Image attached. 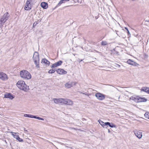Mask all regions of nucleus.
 <instances>
[{
  "label": "nucleus",
  "instance_id": "f03ea898",
  "mask_svg": "<svg viewBox=\"0 0 149 149\" xmlns=\"http://www.w3.org/2000/svg\"><path fill=\"white\" fill-rule=\"evenodd\" d=\"M21 77L24 79H29L31 77V74L27 71L22 70L20 72Z\"/></svg>",
  "mask_w": 149,
  "mask_h": 149
},
{
  "label": "nucleus",
  "instance_id": "ddd939ff",
  "mask_svg": "<svg viewBox=\"0 0 149 149\" xmlns=\"http://www.w3.org/2000/svg\"><path fill=\"white\" fill-rule=\"evenodd\" d=\"M30 3L26 2V5L25 6L24 8L25 10H30L31 9V8L30 6Z\"/></svg>",
  "mask_w": 149,
  "mask_h": 149
},
{
  "label": "nucleus",
  "instance_id": "cd10ccee",
  "mask_svg": "<svg viewBox=\"0 0 149 149\" xmlns=\"http://www.w3.org/2000/svg\"><path fill=\"white\" fill-rule=\"evenodd\" d=\"M107 44V41H102L101 42V45H105Z\"/></svg>",
  "mask_w": 149,
  "mask_h": 149
},
{
  "label": "nucleus",
  "instance_id": "ea45409f",
  "mask_svg": "<svg viewBox=\"0 0 149 149\" xmlns=\"http://www.w3.org/2000/svg\"><path fill=\"white\" fill-rule=\"evenodd\" d=\"M82 60H82V59H81V60H79V62H80Z\"/></svg>",
  "mask_w": 149,
  "mask_h": 149
},
{
  "label": "nucleus",
  "instance_id": "4c0bfd02",
  "mask_svg": "<svg viewBox=\"0 0 149 149\" xmlns=\"http://www.w3.org/2000/svg\"><path fill=\"white\" fill-rule=\"evenodd\" d=\"M95 51L97 53H100V52H98L97 51H96V50H95Z\"/></svg>",
  "mask_w": 149,
  "mask_h": 149
},
{
  "label": "nucleus",
  "instance_id": "6ab92c4d",
  "mask_svg": "<svg viewBox=\"0 0 149 149\" xmlns=\"http://www.w3.org/2000/svg\"><path fill=\"white\" fill-rule=\"evenodd\" d=\"M53 101L54 103L56 104L61 103V98H54Z\"/></svg>",
  "mask_w": 149,
  "mask_h": 149
},
{
  "label": "nucleus",
  "instance_id": "9d476101",
  "mask_svg": "<svg viewBox=\"0 0 149 149\" xmlns=\"http://www.w3.org/2000/svg\"><path fill=\"white\" fill-rule=\"evenodd\" d=\"M0 79L3 80H7L8 77L7 75L3 72L0 73Z\"/></svg>",
  "mask_w": 149,
  "mask_h": 149
},
{
  "label": "nucleus",
  "instance_id": "dca6fc26",
  "mask_svg": "<svg viewBox=\"0 0 149 149\" xmlns=\"http://www.w3.org/2000/svg\"><path fill=\"white\" fill-rule=\"evenodd\" d=\"M130 99L136 102H139V97L131 96Z\"/></svg>",
  "mask_w": 149,
  "mask_h": 149
},
{
  "label": "nucleus",
  "instance_id": "aec40b11",
  "mask_svg": "<svg viewBox=\"0 0 149 149\" xmlns=\"http://www.w3.org/2000/svg\"><path fill=\"white\" fill-rule=\"evenodd\" d=\"M147 101V100L145 97H139V102H146Z\"/></svg>",
  "mask_w": 149,
  "mask_h": 149
},
{
  "label": "nucleus",
  "instance_id": "7c9ffc66",
  "mask_svg": "<svg viewBox=\"0 0 149 149\" xmlns=\"http://www.w3.org/2000/svg\"><path fill=\"white\" fill-rule=\"evenodd\" d=\"M38 21L36 22H34L33 24V27H35L38 24Z\"/></svg>",
  "mask_w": 149,
  "mask_h": 149
},
{
  "label": "nucleus",
  "instance_id": "393cba45",
  "mask_svg": "<svg viewBox=\"0 0 149 149\" xmlns=\"http://www.w3.org/2000/svg\"><path fill=\"white\" fill-rule=\"evenodd\" d=\"M61 104H65L66 103V99H64L63 98H61Z\"/></svg>",
  "mask_w": 149,
  "mask_h": 149
},
{
  "label": "nucleus",
  "instance_id": "5701e85b",
  "mask_svg": "<svg viewBox=\"0 0 149 149\" xmlns=\"http://www.w3.org/2000/svg\"><path fill=\"white\" fill-rule=\"evenodd\" d=\"M148 89V87H143L141 88V91H143L144 92H146L147 90Z\"/></svg>",
  "mask_w": 149,
  "mask_h": 149
},
{
  "label": "nucleus",
  "instance_id": "473e14b6",
  "mask_svg": "<svg viewBox=\"0 0 149 149\" xmlns=\"http://www.w3.org/2000/svg\"><path fill=\"white\" fill-rule=\"evenodd\" d=\"M19 136L18 135L15 134V135H14L13 137L16 139H17Z\"/></svg>",
  "mask_w": 149,
  "mask_h": 149
},
{
  "label": "nucleus",
  "instance_id": "7ed1b4c3",
  "mask_svg": "<svg viewBox=\"0 0 149 149\" xmlns=\"http://www.w3.org/2000/svg\"><path fill=\"white\" fill-rule=\"evenodd\" d=\"M33 58L36 65V67L37 68L39 67V55L38 52H35L33 57Z\"/></svg>",
  "mask_w": 149,
  "mask_h": 149
},
{
  "label": "nucleus",
  "instance_id": "9b49d317",
  "mask_svg": "<svg viewBox=\"0 0 149 149\" xmlns=\"http://www.w3.org/2000/svg\"><path fill=\"white\" fill-rule=\"evenodd\" d=\"M4 95L5 98H8L11 100L13 99L14 98L12 94L10 93H6L4 94Z\"/></svg>",
  "mask_w": 149,
  "mask_h": 149
},
{
  "label": "nucleus",
  "instance_id": "a211bd4d",
  "mask_svg": "<svg viewBox=\"0 0 149 149\" xmlns=\"http://www.w3.org/2000/svg\"><path fill=\"white\" fill-rule=\"evenodd\" d=\"M41 62L44 63L46 65H49L50 64V62L48 60H47L46 58H43Z\"/></svg>",
  "mask_w": 149,
  "mask_h": 149
},
{
  "label": "nucleus",
  "instance_id": "c9c22d12",
  "mask_svg": "<svg viewBox=\"0 0 149 149\" xmlns=\"http://www.w3.org/2000/svg\"><path fill=\"white\" fill-rule=\"evenodd\" d=\"M146 93L149 94V88H148V89L147 90Z\"/></svg>",
  "mask_w": 149,
  "mask_h": 149
},
{
  "label": "nucleus",
  "instance_id": "f257e3e1",
  "mask_svg": "<svg viewBox=\"0 0 149 149\" xmlns=\"http://www.w3.org/2000/svg\"><path fill=\"white\" fill-rule=\"evenodd\" d=\"M17 87L21 90L25 92L29 90V86L26 85L25 82L23 80L19 81L17 84Z\"/></svg>",
  "mask_w": 149,
  "mask_h": 149
},
{
  "label": "nucleus",
  "instance_id": "423d86ee",
  "mask_svg": "<svg viewBox=\"0 0 149 149\" xmlns=\"http://www.w3.org/2000/svg\"><path fill=\"white\" fill-rule=\"evenodd\" d=\"M135 135L139 139H140L142 137V134L141 131L140 130H134L133 131Z\"/></svg>",
  "mask_w": 149,
  "mask_h": 149
},
{
  "label": "nucleus",
  "instance_id": "4be33fe9",
  "mask_svg": "<svg viewBox=\"0 0 149 149\" xmlns=\"http://www.w3.org/2000/svg\"><path fill=\"white\" fill-rule=\"evenodd\" d=\"M70 0H61L58 4V6H60L62 3H64L67 1H68Z\"/></svg>",
  "mask_w": 149,
  "mask_h": 149
},
{
  "label": "nucleus",
  "instance_id": "a878e982",
  "mask_svg": "<svg viewBox=\"0 0 149 149\" xmlns=\"http://www.w3.org/2000/svg\"><path fill=\"white\" fill-rule=\"evenodd\" d=\"M63 63V61H58L56 63L57 65L58 66L61 65L62 63Z\"/></svg>",
  "mask_w": 149,
  "mask_h": 149
},
{
  "label": "nucleus",
  "instance_id": "39448f33",
  "mask_svg": "<svg viewBox=\"0 0 149 149\" xmlns=\"http://www.w3.org/2000/svg\"><path fill=\"white\" fill-rule=\"evenodd\" d=\"M95 96L98 100H104L105 97V95L100 93H96L95 95Z\"/></svg>",
  "mask_w": 149,
  "mask_h": 149
},
{
  "label": "nucleus",
  "instance_id": "2eb2a0df",
  "mask_svg": "<svg viewBox=\"0 0 149 149\" xmlns=\"http://www.w3.org/2000/svg\"><path fill=\"white\" fill-rule=\"evenodd\" d=\"M105 124L107 125V128L108 127V125H109L110 127L111 128L113 127H116V125L112 123H110L109 122H106V123H105Z\"/></svg>",
  "mask_w": 149,
  "mask_h": 149
},
{
  "label": "nucleus",
  "instance_id": "72a5a7b5",
  "mask_svg": "<svg viewBox=\"0 0 149 149\" xmlns=\"http://www.w3.org/2000/svg\"><path fill=\"white\" fill-rule=\"evenodd\" d=\"M32 0H27V2H28V3H31L32 2Z\"/></svg>",
  "mask_w": 149,
  "mask_h": 149
},
{
  "label": "nucleus",
  "instance_id": "f704fd0d",
  "mask_svg": "<svg viewBox=\"0 0 149 149\" xmlns=\"http://www.w3.org/2000/svg\"><path fill=\"white\" fill-rule=\"evenodd\" d=\"M127 34H128V36H130V33L129 30H128V31H127Z\"/></svg>",
  "mask_w": 149,
  "mask_h": 149
},
{
  "label": "nucleus",
  "instance_id": "412c9836",
  "mask_svg": "<svg viewBox=\"0 0 149 149\" xmlns=\"http://www.w3.org/2000/svg\"><path fill=\"white\" fill-rule=\"evenodd\" d=\"M73 104V102L69 99H66V103L65 104L71 105Z\"/></svg>",
  "mask_w": 149,
  "mask_h": 149
},
{
  "label": "nucleus",
  "instance_id": "6e6552de",
  "mask_svg": "<svg viewBox=\"0 0 149 149\" xmlns=\"http://www.w3.org/2000/svg\"><path fill=\"white\" fill-rule=\"evenodd\" d=\"M56 71L57 73L60 74H64L67 73L66 71L61 68L56 69Z\"/></svg>",
  "mask_w": 149,
  "mask_h": 149
},
{
  "label": "nucleus",
  "instance_id": "4468645a",
  "mask_svg": "<svg viewBox=\"0 0 149 149\" xmlns=\"http://www.w3.org/2000/svg\"><path fill=\"white\" fill-rule=\"evenodd\" d=\"M41 7L44 9H46L48 7V4L45 2H42L40 4Z\"/></svg>",
  "mask_w": 149,
  "mask_h": 149
},
{
  "label": "nucleus",
  "instance_id": "c756f323",
  "mask_svg": "<svg viewBox=\"0 0 149 149\" xmlns=\"http://www.w3.org/2000/svg\"><path fill=\"white\" fill-rule=\"evenodd\" d=\"M16 139L20 142H22L23 141V139H22L20 138L19 136L18 137L17 139Z\"/></svg>",
  "mask_w": 149,
  "mask_h": 149
},
{
  "label": "nucleus",
  "instance_id": "e433bc0d",
  "mask_svg": "<svg viewBox=\"0 0 149 149\" xmlns=\"http://www.w3.org/2000/svg\"><path fill=\"white\" fill-rule=\"evenodd\" d=\"M125 29H126L127 31H128V30H128V28H127V27H125Z\"/></svg>",
  "mask_w": 149,
  "mask_h": 149
},
{
  "label": "nucleus",
  "instance_id": "1a4fd4ad",
  "mask_svg": "<svg viewBox=\"0 0 149 149\" xmlns=\"http://www.w3.org/2000/svg\"><path fill=\"white\" fill-rule=\"evenodd\" d=\"M76 84V82H69L65 84V87L68 88H70L72 87L74 85H75Z\"/></svg>",
  "mask_w": 149,
  "mask_h": 149
},
{
  "label": "nucleus",
  "instance_id": "20e7f679",
  "mask_svg": "<svg viewBox=\"0 0 149 149\" xmlns=\"http://www.w3.org/2000/svg\"><path fill=\"white\" fill-rule=\"evenodd\" d=\"M9 15L8 12L5 13L0 19V26L1 28L3 24L8 19Z\"/></svg>",
  "mask_w": 149,
  "mask_h": 149
},
{
  "label": "nucleus",
  "instance_id": "58836bf2",
  "mask_svg": "<svg viewBox=\"0 0 149 149\" xmlns=\"http://www.w3.org/2000/svg\"><path fill=\"white\" fill-rule=\"evenodd\" d=\"M108 132L109 133H110V130H108Z\"/></svg>",
  "mask_w": 149,
  "mask_h": 149
},
{
  "label": "nucleus",
  "instance_id": "2f4dec72",
  "mask_svg": "<svg viewBox=\"0 0 149 149\" xmlns=\"http://www.w3.org/2000/svg\"><path fill=\"white\" fill-rule=\"evenodd\" d=\"M10 133L12 135L14 136V135H15V134H17V133L14 132H10Z\"/></svg>",
  "mask_w": 149,
  "mask_h": 149
},
{
  "label": "nucleus",
  "instance_id": "b1692460",
  "mask_svg": "<svg viewBox=\"0 0 149 149\" xmlns=\"http://www.w3.org/2000/svg\"><path fill=\"white\" fill-rule=\"evenodd\" d=\"M56 69H51L48 72L49 74H52V73H54L55 72V71H56Z\"/></svg>",
  "mask_w": 149,
  "mask_h": 149
},
{
  "label": "nucleus",
  "instance_id": "f8f14e48",
  "mask_svg": "<svg viewBox=\"0 0 149 149\" xmlns=\"http://www.w3.org/2000/svg\"><path fill=\"white\" fill-rule=\"evenodd\" d=\"M127 63L130 65H132L133 66H136L138 64L136 62L132 61L131 59H129L127 61Z\"/></svg>",
  "mask_w": 149,
  "mask_h": 149
},
{
  "label": "nucleus",
  "instance_id": "f3484780",
  "mask_svg": "<svg viewBox=\"0 0 149 149\" xmlns=\"http://www.w3.org/2000/svg\"><path fill=\"white\" fill-rule=\"evenodd\" d=\"M98 122L99 123L104 127H105L106 128H107V125L105 124V123H104L101 120H98Z\"/></svg>",
  "mask_w": 149,
  "mask_h": 149
},
{
  "label": "nucleus",
  "instance_id": "0eeeda50",
  "mask_svg": "<svg viewBox=\"0 0 149 149\" xmlns=\"http://www.w3.org/2000/svg\"><path fill=\"white\" fill-rule=\"evenodd\" d=\"M24 116L25 117H29V118H33L38 119V120H44V119L43 118H40V117H37L36 116H33L32 115L25 114L24 115Z\"/></svg>",
  "mask_w": 149,
  "mask_h": 149
},
{
  "label": "nucleus",
  "instance_id": "bb28decb",
  "mask_svg": "<svg viewBox=\"0 0 149 149\" xmlns=\"http://www.w3.org/2000/svg\"><path fill=\"white\" fill-rule=\"evenodd\" d=\"M144 116L146 118L149 119V112H146L144 114Z\"/></svg>",
  "mask_w": 149,
  "mask_h": 149
},
{
  "label": "nucleus",
  "instance_id": "c85d7f7f",
  "mask_svg": "<svg viewBox=\"0 0 149 149\" xmlns=\"http://www.w3.org/2000/svg\"><path fill=\"white\" fill-rule=\"evenodd\" d=\"M57 67V65L56 63H55L53 64V65L51 66V68H56Z\"/></svg>",
  "mask_w": 149,
  "mask_h": 149
}]
</instances>
